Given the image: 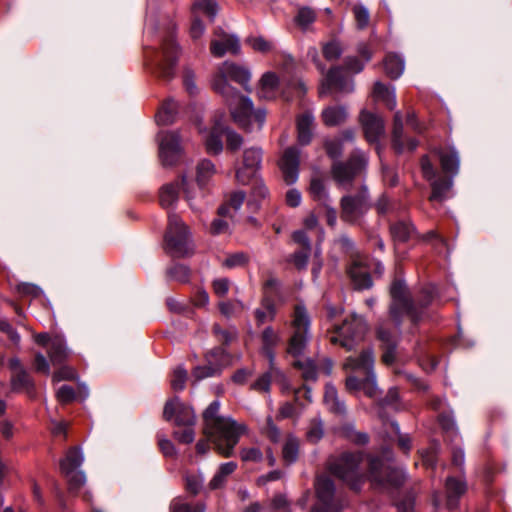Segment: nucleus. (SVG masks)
Here are the masks:
<instances>
[{
	"instance_id": "20",
	"label": "nucleus",
	"mask_w": 512,
	"mask_h": 512,
	"mask_svg": "<svg viewBox=\"0 0 512 512\" xmlns=\"http://www.w3.org/2000/svg\"><path fill=\"white\" fill-rule=\"evenodd\" d=\"M300 151L296 147H288L284 150L280 160L279 168L284 181L290 185L297 181L299 176Z\"/></svg>"
},
{
	"instance_id": "39",
	"label": "nucleus",
	"mask_w": 512,
	"mask_h": 512,
	"mask_svg": "<svg viewBox=\"0 0 512 512\" xmlns=\"http://www.w3.org/2000/svg\"><path fill=\"white\" fill-rule=\"evenodd\" d=\"M383 65L387 76L391 79H397L404 71V60L394 53L386 55Z\"/></svg>"
},
{
	"instance_id": "34",
	"label": "nucleus",
	"mask_w": 512,
	"mask_h": 512,
	"mask_svg": "<svg viewBox=\"0 0 512 512\" xmlns=\"http://www.w3.org/2000/svg\"><path fill=\"white\" fill-rule=\"evenodd\" d=\"M47 354L53 365L62 364L68 357V350L65 340L60 336H54L50 341Z\"/></svg>"
},
{
	"instance_id": "10",
	"label": "nucleus",
	"mask_w": 512,
	"mask_h": 512,
	"mask_svg": "<svg viewBox=\"0 0 512 512\" xmlns=\"http://www.w3.org/2000/svg\"><path fill=\"white\" fill-rule=\"evenodd\" d=\"M368 471L371 482L384 488H399L405 481L401 468L391 467L379 457H369Z\"/></svg>"
},
{
	"instance_id": "14",
	"label": "nucleus",
	"mask_w": 512,
	"mask_h": 512,
	"mask_svg": "<svg viewBox=\"0 0 512 512\" xmlns=\"http://www.w3.org/2000/svg\"><path fill=\"white\" fill-rule=\"evenodd\" d=\"M159 158L164 166H173L181 158L182 147L180 136L176 132H160L158 134Z\"/></svg>"
},
{
	"instance_id": "21",
	"label": "nucleus",
	"mask_w": 512,
	"mask_h": 512,
	"mask_svg": "<svg viewBox=\"0 0 512 512\" xmlns=\"http://www.w3.org/2000/svg\"><path fill=\"white\" fill-rule=\"evenodd\" d=\"M360 121L367 141L370 143L378 142L380 137L384 134L383 119L373 113L362 111Z\"/></svg>"
},
{
	"instance_id": "56",
	"label": "nucleus",
	"mask_w": 512,
	"mask_h": 512,
	"mask_svg": "<svg viewBox=\"0 0 512 512\" xmlns=\"http://www.w3.org/2000/svg\"><path fill=\"white\" fill-rule=\"evenodd\" d=\"M310 251L311 249H301L296 251L291 255L289 261H291L297 269H305L308 264Z\"/></svg>"
},
{
	"instance_id": "62",
	"label": "nucleus",
	"mask_w": 512,
	"mask_h": 512,
	"mask_svg": "<svg viewBox=\"0 0 512 512\" xmlns=\"http://www.w3.org/2000/svg\"><path fill=\"white\" fill-rule=\"evenodd\" d=\"M379 215H387L395 210V203L386 194H383L375 204Z\"/></svg>"
},
{
	"instance_id": "29",
	"label": "nucleus",
	"mask_w": 512,
	"mask_h": 512,
	"mask_svg": "<svg viewBox=\"0 0 512 512\" xmlns=\"http://www.w3.org/2000/svg\"><path fill=\"white\" fill-rule=\"evenodd\" d=\"M280 79L274 72H266L259 81L258 95L262 99H275L279 93Z\"/></svg>"
},
{
	"instance_id": "13",
	"label": "nucleus",
	"mask_w": 512,
	"mask_h": 512,
	"mask_svg": "<svg viewBox=\"0 0 512 512\" xmlns=\"http://www.w3.org/2000/svg\"><path fill=\"white\" fill-rule=\"evenodd\" d=\"M368 192L363 187L355 195H347L341 199V218L342 220L355 223L368 210Z\"/></svg>"
},
{
	"instance_id": "49",
	"label": "nucleus",
	"mask_w": 512,
	"mask_h": 512,
	"mask_svg": "<svg viewBox=\"0 0 512 512\" xmlns=\"http://www.w3.org/2000/svg\"><path fill=\"white\" fill-rule=\"evenodd\" d=\"M298 449V441L293 437L287 438L282 451L284 461L288 464L295 462L298 457Z\"/></svg>"
},
{
	"instance_id": "43",
	"label": "nucleus",
	"mask_w": 512,
	"mask_h": 512,
	"mask_svg": "<svg viewBox=\"0 0 512 512\" xmlns=\"http://www.w3.org/2000/svg\"><path fill=\"white\" fill-rule=\"evenodd\" d=\"M215 174V166L209 160L201 161L197 166V183L199 187H205Z\"/></svg>"
},
{
	"instance_id": "25",
	"label": "nucleus",
	"mask_w": 512,
	"mask_h": 512,
	"mask_svg": "<svg viewBox=\"0 0 512 512\" xmlns=\"http://www.w3.org/2000/svg\"><path fill=\"white\" fill-rule=\"evenodd\" d=\"M438 155L441 168L444 173L455 176L459 170V156L457 151L451 146H443L434 149Z\"/></svg>"
},
{
	"instance_id": "11",
	"label": "nucleus",
	"mask_w": 512,
	"mask_h": 512,
	"mask_svg": "<svg viewBox=\"0 0 512 512\" xmlns=\"http://www.w3.org/2000/svg\"><path fill=\"white\" fill-rule=\"evenodd\" d=\"M367 157L360 150L351 153L346 162L335 161L331 168L333 179L343 187L349 186L366 169Z\"/></svg>"
},
{
	"instance_id": "51",
	"label": "nucleus",
	"mask_w": 512,
	"mask_h": 512,
	"mask_svg": "<svg viewBox=\"0 0 512 512\" xmlns=\"http://www.w3.org/2000/svg\"><path fill=\"white\" fill-rule=\"evenodd\" d=\"M322 52L326 60L333 61L341 56L343 50L339 41L332 40L323 46Z\"/></svg>"
},
{
	"instance_id": "27",
	"label": "nucleus",
	"mask_w": 512,
	"mask_h": 512,
	"mask_svg": "<svg viewBox=\"0 0 512 512\" xmlns=\"http://www.w3.org/2000/svg\"><path fill=\"white\" fill-rule=\"evenodd\" d=\"M231 80L239 84L245 91L251 92V72L244 66L226 61V81Z\"/></svg>"
},
{
	"instance_id": "24",
	"label": "nucleus",
	"mask_w": 512,
	"mask_h": 512,
	"mask_svg": "<svg viewBox=\"0 0 512 512\" xmlns=\"http://www.w3.org/2000/svg\"><path fill=\"white\" fill-rule=\"evenodd\" d=\"M224 134V117L219 113L214 118L213 126L206 138V149L210 154H218L222 151V136Z\"/></svg>"
},
{
	"instance_id": "7",
	"label": "nucleus",
	"mask_w": 512,
	"mask_h": 512,
	"mask_svg": "<svg viewBox=\"0 0 512 512\" xmlns=\"http://www.w3.org/2000/svg\"><path fill=\"white\" fill-rule=\"evenodd\" d=\"M164 240L165 249L172 257L181 258L193 254L189 229L176 214H170L168 217Z\"/></svg>"
},
{
	"instance_id": "40",
	"label": "nucleus",
	"mask_w": 512,
	"mask_h": 512,
	"mask_svg": "<svg viewBox=\"0 0 512 512\" xmlns=\"http://www.w3.org/2000/svg\"><path fill=\"white\" fill-rule=\"evenodd\" d=\"M178 110L176 101L169 99L165 101L156 114V121L160 125H169L175 121Z\"/></svg>"
},
{
	"instance_id": "26",
	"label": "nucleus",
	"mask_w": 512,
	"mask_h": 512,
	"mask_svg": "<svg viewBox=\"0 0 512 512\" xmlns=\"http://www.w3.org/2000/svg\"><path fill=\"white\" fill-rule=\"evenodd\" d=\"M262 342V354L268 359L271 366V370H276L275 366V347L280 342L279 334L271 327H267L263 330L261 335Z\"/></svg>"
},
{
	"instance_id": "5",
	"label": "nucleus",
	"mask_w": 512,
	"mask_h": 512,
	"mask_svg": "<svg viewBox=\"0 0 512 512\" xmlns=\"http://www.w3.org/2000/svg\"><path fill=\"white\" fill-rule=\"evenodd\" d=\"M220 408V401L215 400L203 413L205 439L196 444V450L199 453L207 451L212 444L220 455L224 454V417L220 413Z\"/></svg>"
},
{
	"instance_id": "46",
	"label": "nucleus",
	"mask_w": 512,
	"mask_h": 512,
	"mask_svg": "<svg viewBox=\"0 0 512 512\" xmlns=\"http://www.w3.org/2000/svg\"><path fill=\"white\" fill-rule=\"evenodd\" d=\"M341 434L348 441L356 445H365L369 441V436L364 432H359L352 425H345L341 428Z\"/></svg>"
},
{
	"instance_id": "47",
	"label": "nucleus",
	"mask_w": 512,
	"mask_h": 512,
	"mask_svg": "<svg viewBox=\"0 0 512 512\" xmlns=\"http://www.w3.org/2000/svg\"><path fill=\"white\" fill-rule=\"evenodd\" d=\"M205 507L200 504H191L186 502L184 499L178 497L175 498L170 505V512H204Z\"/></svg>"
},
{
	"instance_id": "32",
	"label": "nucleus",
	"mask_w": 512,
	"mask_h": 512,
	"mask_svg": "<svg viewBox=\"0 0 512 512\" xmlns=\"http://www.w3.org/2000/svg\"><path fill=\"white\" fill-rule=\"evenodd\" d=\"M314 125V116L306 111L297 117L298 141L302 145L310 143L312 139V130Z\"/></svg>"
},
{
	"instance_id": "17",
	"label": "nucleus",
	"mask_w": 512,
	"mask_h": 512,
	"mask_svg": "<svg viewBox=\"0 0 512 512\" xmlns=\"http://www.w3.org/2000/svg\"><path fill=\"white\" fill-rule=\"evenodd\" d=\"M278 281L274 278L268 279L264 284V295L261 307L256 309L255 318L258 325L270 322L276 314L275 298L277 294Z\"/></svg>"
},
{
	"instance_id": "37",
	"label": "nucleus",
	"mask_w": 512,
	"mask_h": 512,
	"mask_svg": "<svg viewBox=\"0 0 512 512\" xmlns=\"http://www.w3.org/2000/svg\"><path fill=\"white\" fill-rule=\"evenodd\" d=\"M323 401L327 409L337 415H343L346 411L345 405L338 398L336 388L331 384H326Z\"/></svg>"
},
{
	"instance_id": "19",
	"label": "nucleus",
	"mask_w": 512,
	"mask_h": 512,
	"mask_svg": "<svg viewBox=\"0 0 512 512\" xmlns=\"http://www.w3.org/2000/svg\"><path fill=\"white\" fill-rule=\"evenodd\" d=\"M205 360V365L197 366L192 371V376L196 381L221 373L224 364V348L219 346L210 350L207 352Z\"/></svg>"
},
{
	"instance_id": "50",
	"label": "nucleus",
	"mask_w": 512,
	"mask_h": 512,
	"mask_svg": "<svg viewBox=\"0 0 512 512\" xmlns=\"http://www.w3.org/2000/svg\"><path fill=\"white\" fill-rule=\"evenodd\" d=\"M188 375L187 371L179 366L174 369L171 377V387L174 391H182L185 388Z\"/></svg>"
},
{
	"instance_id": "63",
	"label": "nucleus",
	"mask_w": 512,
	"mask_h": 512,
	"mask_svg": "<svg viewBox=\"0 0 512 512\" xmlns=\"http://www.w3.org/2000/svg\"><path fill=\"white\" fill-rule=\"evenodd\" d=\"M169 275L177 281L186 282L189 279L190 270L184 265L176 264L169 269Z\"/></svg>"
},
{
	"instance_id": "42",
	"label": "nucleus",
	"mask_w": 512,
	"mask_h": 512,
	"mask_svg": "<svg viewBox=\"0 0 512 512\" xmlns=\"http://www.w3.org/2000/svg\"><path fill=\"white\" fill-rule=\"evenodd\" d=\"M431 201H442L446 198L447 192L452 187L451 179L438 178L432 181Z\"/></svg>"
},
{
	"instance_id": "45",
	"label": "nucleus",
	"mask_w": 512,
	"mask_h": 512,
	"mask_svg": "<svg viewBox=\"0 0 512 512\" xmlns=\"http://www.w3.org/2000/svg\"><path fill=\"white\" fill-rule=\"evenodd\" d=\"M279 374L280 371L277 367L276 370L272 371L271 366L269 365V370L263 373L255 382L252 383L251 389L257 392H269L272 377Z\"/></svg>"
},
{
	"instance_id": "16",
	"label": "nucleus",
	"mask_w": 512,
	"mask_h": 512,
	"mask_svg": "<svg viewBox=\"0 0 512 512\" xmlns=\"http://www.w3.org/2000/svg\"><path fill=\"white\" fill-rule=\"evenodd\" d=\"M8 367L12 371L10 378L11 390L14 392H25L30 398L36 396L35 383L30 374L21 364L17 357L8 360Z\"/></svg>"
},
{
	"instance_id": "52",
	"label": "nucleus",
	"mask_w": 512,
	"mask_h": 512,
	"mask_svg": "<svg viewBox=\"0 0 512 512\" xmlns=\"http://www.w3.org/2000/svg\"><path fill=\"white\" fill-rule=\"evenodd\" d=\"M353 15L357 24V27L359 29H364L369 24V11L366 7H364L362 4H356L354 5L353 9Z\"/></svg>"
},
{
	"instance_id": "18",
	"label": "nucleus",
	"mask_w": 512,
	"mask_h": 512,
	"mask_svg": "<svg viewBox=\"0 0 512 512\" xmlns=\"http://www.w3.org/2000/svg\"><path fill=\"white\" fill-rule=\"evenodd\" d=\"M163 417L167 421L174 418L178 426H194L196 420L193 409L183 404L178 397L166 402Z\"/></svg>"
},
{
	"instance_id": "23",
	"label": "nucleus",
	"mask_w": 512,
	"mask_h": 512,
	"mask_svg": "<svg viewBox=\"0 0 512 512\" xmlns=\"http://www.w3.org/2000/svg\"><path fill=\"white\" fill-rule=\"evenodd\" d=\"M466 483L462 477H448L445 483L446 508L450 511L456 510L459 500L466 492Z\"/></svg>"
},
{
	"instance_id": "12",
	"label": "nucleus",
	"mask_w": 512,
	"mask_h": 512,
	"mask_svg": "<svg viewBox=\"0 0 512 512\" xmlns=\"http://www.w3.org/2000/svg\"><path fill=\"white\" fill-rule=\"evenodd\" d=\"M263 151L259 147L244 150L242 160L235 167V177L240 184H251L256 179L262 165Z\"/></svg>"
},
{
	"instance_id": "58",
	"label": "nucleus",
	"mask_w": 512,
	"mask_h": 512,
	"mask_svg": "<svg viewBox=\"0 0 512 512\" xmlns=\"http://www.w3.org/2000/svg\"><path fill=\"white\" fill-rule=\"evenodd\" d=\"M248 255L244 252H235L226 255V267L233 268V267H241L247 264L248 262Z\"/></svg>"
},
{
	"instance_id": "64",
	"label": "nucleus",
	"mask_w": 512,
	"mask_h": 512,
	"mask_svg": "<svg viewBox=\"0 0 512 512\" xmlns=\"http://www.w3.org/2000/svg\"><path fill=\"white\" fill-rule=\"evenodd\" d=\"M203 484V479L199 475H187L185 478V487L188 492L196 495Z\"/></svg>"
},
{
	"instance_id": "60",
	"label": "nucleus",
	"mask_w": 512,
	"mask_h": 512,
	"mask_svg": "<svg viewBox=\"0 0 512 512\" xmlns=\"http://www.w3.org/2000/svg\"><path fill=\"white\" fill-rule=\"evenodd\" d=\"M77 376L76 371L69 366H62L58 370H56L52 376L54 382L60 381H71L74 380Z\"/></svg>"
},
{
	"instance_id": "44",
	"label": "nucleus",
	"mask_w": 512,
	"mask_h": 512,
	"mask_svg": "<svg viewBox=\"0 0 512 512\" xmlns=\"http://www.w3.org/2000/svg\"><path fill=\"white\" fill-rule=\"evenodd\" d=\"M293 366L299 369L302 373V377L306 381H314L317 378L318 368L315 362L311 359L294 361Z\"/></svg>"
},
{
	"instance_id": "57",
	"label": "nucleus",
	"mask_w": 512,
	"mask_h": 512,
	"mask_svg": "<svg viewBox=\"0 0 512 512\" xmlns=\"http://www.w3.org/2000/svg\"><path fill=\"white\" fill-rule=\"evenodd\" d=\"M324 146L326 153L332 159H336L342 154L343 144L341 139L326 140Z\"/></svg>"
},
{
	"instance_id": "41",
	"label": "nucleus",
	"mask_w": 512,
	"mask_h": 512,
	"mask_svg": "<svg viewBox=\"0 0 512 512\" xmlns=\"http://www.w3.org/2000/svg\"><path fill=\"white\" fill-rule=\"evenodd\" d=\"M179 197V183H169L161 187L159 202L163 208H169L175 204Z\"/></svg>"
},
{
	"instance_id": "28",
	"label": "nucleus",
	"mask_w": 512,
	"mask_h": 512,
	"mask_svg": "<svg viewBox=\"0 0 512 512\" xmlns=\"http://www.w3.org/2000/svg\"><path fill=\"white\" fill-rule=\"evenodd\" d=\"M390 234L395 243H405L417 236L414 225L405 219L391 223Z\"/></svg>"
},
{
	"instance_id": "30",
	"label": "nucleus",
	"mask_w": 512,
	"mask_h": 512,
	"mask_svg": "<svg viewBox=\"0 0 512 512\" xmlns=\"http://www.w3.org/2000/svg\"><path fill=\"white\" fill-rule=\"evenodd\" d=\"M247 427L243 423H238L230 417H226V458L230 456V452L239 438L245 434Z\"/></svg>"
},
{
	"instance_id": "22",
	"label": "nucleus",
	"mask_w": 512,
	"mask_h": 512,
	"mask_svg": "<svg viewBox=\"0 0 512 512\" xmlns=\"http://www.w3.org/2000/svg\"><path fill=\"white\" fill-rule=\"evenodd\" d=\"M392 145L398 153H402L406 150L414 151L418 146V141L415 138H406L403 136V122L399 111L394 115Z\"/></svg>"
},
{
	"instance_id": "6",
	"label": "nucleus",
	"mask_w": 512,
	"mask_h": 512,
	"mask_svg": "<svg viewBox=\"0 0 512 512\" xmlns=\"http://www.w3.org/2000/svg\"><path fill=\"white\" fill-rule=\"evenodd\" d=\"M364 69V63L357 57H347L344 61V67H332L320 87V95L340 93H351L354 89L353 81L346 74L347 72L359 73Z\"/></svg>"
},
{
	"instance_id": "3",
	"label": "nucleus",
	"mask_w": 512,
	"mask_h": 512,
	"mask_svg": "<svg viewBox=\"0 0 512 512\" xmlns=\"http://www.w3.org/2000/svg\"><path fill=\"white\" fill-rule=\"evenodd\" d=\"M226 106L228 107L233 122L244 129L251 132L255 128L261 129L266 119V111L264 109H255L252 100L233 88L226 85Z\"/></svg>"
},
{
	"instance_id": "48",
	"label": "nucleus",
	"mask_w": 512,
	"mask_h": 512,
	"mask_svg": "<svg viewBox=\"0 0 512 512\" xmlns=\"http://www.w3.org/2000/svg\"><path fill=\"white\" fill-rule=\"evenodd\" d=\"M315 18V12L312 9L308 7H302L298 10L294 21L296 25L299 26L302 30H306L309 25L315 21Z\"/></svg>"
},
{
	"instance_id": "1",
	"label": "nucleus",
	"mask_w": 512,
	"mask_h": 512,
	"mask_svg": "<svg viewBox=\"0 0 512 512\" xmlns=\"http://www.w3.org/2000/svg\"><path fill=\"white\" fill-rule=\"evenodd\" d=\"M390 294L392 298L390 317L381 322L377 328L378 338L388 346L382 356L386 364L394 361L395 341L404 319L409 320L411 327L416 326L423 318L424 309L435 299L436 287L432 284L425 285L416 299H413L409 296L404 281L395 279L391 284ZM409 329L412 330V328Z\"/></svg>"
},
{
	"instance_id": "53",
	"label": "nucleus",
	"mask_w": 512,
	"mask_h": 512,
	"mask_svg": "<svg viewBox=\"0 0 512 512\" xmlns=\"http://www.w3.org/2000/svg\"><path fill=\"white\" fill-rule=\"evenodd\" d=\"M197 9H202L211 19L215 17L218 10L215 0H195L192 12H195Z\"/></svg>"
},
{
	"instance_id": "2",
	"label": "nucleus",
	"mask_w": 512,
	"mask_h": 512,
	"mask_svg": "<svg viewBox=\"0 0 512 512\" xmlns=\"http://www.w3.org/2000/svg\"><path fill=\"white\" fill-rule=\"evenodd\" d=\"M344 368L357 374L346 378L345 385L349 392L362 390L368 397H375L377 386L373 371L374 356L371 349L363 350L359 356L348 357L344 363Z\"/></svg>"
},
{
	"instance_id": "38",
	"label": "nucleus",
	"mask_w": 512,
	"mask_h": 512,
	"mask_svg": "<svg viewBox=\"0 0 512 512\" xmlns=\"http://www.w3.org/2000/svg\"><path fill=\"white\" fill-rule=\"evenodd\" d=\"M309 193L312 199L323 207H328L331 204L324 181L321 178L313 177L311 179Z\"/></svg>"
},
{
	"instance_id": "61",
	"label": "nucleus",
	"mask_w": 512,
	"mask_h": 512,
	"mask_svg": "<svg viewBox=\"0 0 512 512\" xmlns=\"http://www.w3.org/2000/svg\"><path fill=\"white\" fill-rule=\"evenodd\" d=\"M263 434L273 443H277L280 440L281 432L273 423V420L270 416L266 420V425L263 428Z\"/></svg>"
},
{
	"instance_id": "54",
	"label": "nucleus",
	"mask_w": 512,
	"mask_h": 512,
	"mask_svg": "<svg viewBox=\"0 0 512 512\" xmlns=\"http://www.w3.org/2000/svg\"><path fill=\"white\" fill-rule=\"evenodd\" d=\"M323 434L322 422L317 419L312 420L306 433L307 439L312 443H316L323 437Z\"/></svg>"
},
{
	"instance_id": "33",
	"label": "nucleus",
	"mask_w": 512,
	"mask_h": 512,
	"mask_svg": "<svg viewBox=\"0 0 512 512\" xmlns=\"http://www.w3.org/2000/svg\"><path fill=\"white\" fill-rule=\"evenodd\" d=\"M348 273L357 289L371 287L372 280L369 272L361 262L355 261L349 268Z\"/></svg>"
},
{
	"instance_id": "8",
	"label": "nucleus",
	"mask_w": 512,
	"mask_h": 512,
	"mask_svg": "<svg viewBox=\"0 0 512 512\" xmlns=\"http://www.w3.org/2000/svg\"><path fill=\"white\" fill-rule=\"evenodd\" d=\"M309 327L310 317L305 306L295 305L291 321V336L287 347L288 354L295 358L303 354L310 339Z\"/></svg>"
},
{
	"instance_id": "31",
	"label": "nucleus",
	"mask_w": 512,
	"mask_h": 512,
	"mask_svg": "<svg viewBox=\"0 0 512 512\" xmlns=\"http://www.w3.org/2000/svg\"><path fill=\"white\" fill-rule=\"evenodd\" d=\"M83 454L78 447H71L67 450L64 458L60 461V470L69 477L83 463Z\"/></svg>"
},
{
	"instance_id": "35",
	"label": "nucleus",
	"mask_w": 512,
	"mask_h": 512,
	"mask_svg": "<svg viewBox=\"0 0 512 512\" xmlns=\"http://www.w3.org/2000/svg\"><path fill=\"white\" fill-rule=\"evenodd\" d=\"M373 97L377 101H382L389 110H394L396 107L395 88L393 86H386L381 82H376L373 87Z\"/></svg>"
},
{
	"instance_id": "55",
	"label": "nucleus",
	"mask_w": 512,
	"mask_h": 512,
	"mask_svg": "<svg viewBox=\"0 0 512 512\" xmlns=\"http://www.w3.org/2000/svg\"><path fill=\"white\" fill-rule=\"evenodd\" d=\"M173 435L178 442L189 444L194 441L195 431L193 426H183V428L175 430Z\"/></svg>"
},
{
	"instance_id": "4",
	"label": "nucleus",
	"mask_w": 512,
	"mask_h": 512,
	"mask_svg": "<svg viewBox=\"0 0 512 512\" xmlns=\"http://www.w3.org/2000/svg\"><path fill=\"white\" fill-rule=\"evenodd\" d=\"M364 453L343 452L338 456H331L327 461L329 472L346 483L352 490L359 491L364 483L365 476L360 469Z\"/></svg>"
},
{
	"instance_id": "15",
	"label": "nucleus",
	"mask_w": 512,
	"mask_h": 512,
	"mask_svg": "<svg viewBox=\"0 0 512 512\" xmlns=\"http://www.w3.org/2000/svg\"><path fill=\"white\" fill-rule=\"evenodd\" d=\"M179 55V47L176 44L173 33H170L162 40L161 58L158 61L159 76L164 79L173 77Z\"/></svg>"
},
{
	"instance_id": "9",
	"label": "nucleus",
	"mask_w": 512,
	"mask_h": 512,
	"mask_svg": "<svg viewBox=\"0 0 512 512\" xmlns=\"http://www.w3.org/2000/svg\"><path fill=\"white\" fill-rule=\"evenodd\" d=\"M364 320L357 315L347 317L341 325H335L330 332V341L351 350L364 337L366 332Z\"/></svg>"
},
{
	"instance_id": "59",
	"label": "nucleus",
	"mask_w": 512,
	"mask_h": 512,
	"mask_svg": "<svg viewBox=\"0 0 512 512\" xmlns=\"http://www.w3.org/2000/svg\"><path fill=\"white\" fill-rule=\"evenodd\" d=\"M242 144V136L226 127V150L236 151Z\"/></svg>"
},
{
	"instance_id": "36",
	"label": "nucleus",
	"mask_w": 512,
	"mask_h": 512,
	"mask_svg": "<svg viewBox=\"0 0 512 512\" xmlns=\"http://www.w3.org/2000/svg\"><path fill=\"white\" fill-rule=\"evenodd\" d=\"M321 118L326 126H338L345 122L347 118V111L344 106H328L323 109Z\"/></svg>"
}]
</instances>
